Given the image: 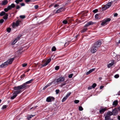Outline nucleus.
<instances>
[{"instance_id":"obj_37","label":"nucleus","mask_w":120,"mask_h":120,"mask_svg":"<svg viewBox=\"0 0 120 120\" xmlns=\"http://www.w3.org/2000/svg\"><path fill=\"white\" fill-rule=\"evenodd\" d=\"M62 22L64 24H66L68 23V21L66 20H64Z\"/></svg>"},{"instance_id":"obj_17","label":"nucleus","mask_w":120,"mask_h":120,"mask_svg":"<svg viewBox=\"0 0 120 120\" xmlns=\"http://www.w3.org/2000/svg\"><path fill=\"white\" fill-rule=\"evenodd\" d=\"M15 4H14L12 3L11 4V5L8 6V8L10 10L11 8H14L15 7Z\"/></svg>"},{"instance_id":"obj_31","label":"nucleus","mask_w":120,"mask_h":120,"mask_svg":"<svg viewBox=\"0 0 120 120\" xmlns=\"http://www.w3.org/2000/svg\"><path fill=\"white\" fill-rule=\"evenodd\" d=\"M7 31L8 33H10V31L11 30V28L10 27H8L7 30Z\"/></svg>"},{"instance_id":"obj_51","label":"nucleus","mask_w":120,"mask_h":120,"mask_svg":"<svg viewBox=\"0 0 120 120\" xmlns=\"http://www.w3.org/2000/svg\"><path fill=\"white\" fill-rule=\"evenodd\" d=\"M98 14H96L95 16V18L97 19H98Z\"/></svg>"},{"instance_id":"obj_29","label":"nucleus","mask_w":120,"mask_h":120,"mask_svg":"<svg viewBox=\"0 0 120 120\" xmlns=\"http://www.w3.org/2000/svg\"><path fill=\"white\" fill-rule=\"evenodd\" d=\"M68 98L66 96L64 97L63 98L62 100V102H63L65 101V100L67 99Z\"/></svg>"},{"instance_id":"obj_4","label":"nucleus","mask_w":120,"mask_h":120,"mask_svg":"<svg viewBox=\"0 0 120 120\" xmlns=\"http://www.w3.org/2000/svg\"><path fill=\"white\" fill-rule=\"evenodd\" d=\"M110 20L111 19L109 18L105 19L101 23V25L102 26H105L107 24L108 22L110 21Z\"/></svg>"},{"instance_id":"obj_49","label":"nucleus","mask_w":120,"mask_h":120,"mask_svg":"<svg viewBox=\"0 0 120 120\" xmlns=\"http://www.w3.org/2000/svg\"><path fill=\"white\" fill-rule=\"evenodd\" d=\"M98 10L97 9H96L94 10H93V12L94 13H96L98 12Z\"/></svg>"},{"instance_id":"obj_20","label":"nucleus","mask_w":120,"mask_h":120,"mask_svg":"<svg viewBox=\"0 0 120 120\" xmlns=\"http://www.w3.org/2000/svg\"><path fill=\"white\" fill-rule=\"evenodd\" d=\"M105 120H113L112 119H111L110 116L106 115L105 116Z\"/></svg>"},{"instance_id":"obj_60","label":"nucleus","mask_w":120,"mask_h":120,"mask_svg":"<svg viewBox=\"0 0 120 120\" xmlns=\"http://www.w3.org/2000/svg\"><path fill=\"white\" fill-rule=\"evenodd\" d=\"M34 8L36 9L38 8V5H36L34 6Z\"/></svg>"},{"instance_id":"obj_9","label":"nucleus","mask_w":120,"mask_h":120,"mask_svg":"<svg viewBox=\"0 0 120 120\" xmlns=\"http://www.w3.org/2000/svg\"><path fill=\"white\" fill-rule=\"evenodd\" d=\"M14 58H11L8 59L7 61H6V62H7V63L8 65L9 64H11L13 60H14Z\"/></svg>"},{"instance_id":"obj_12","label":"nucleus","mask_w":120,"mask_h":120,"mask_svg":"<svg viewBox=\"0 0 120 120\" xmlns=\"http://www.w3.org/2000/svg\"><path fill=\"white\" fill-rule=\"evenodd\" d=\"M112 112V115L114 116L117 115L118 113V111L116 109H114L113 110Z\"/></svg>"},{"instance_id":"obj_54","label":"nucleus","mask_w":120,"mask_h":120,"mask_svg":"<svg viewBox=\"0 0 120 120\" xmlns=\"http://www.w3.org/2000/svg\"><path fill=\"white\" fill-rule=\"evenodd\" d=\"M59 90H56V94H57L59 93Z\"/></svg>"},{"instance_id":"obj_10","label":"nucleus","mask_w":120,"mask_h":120,"mask_svg":"<svg viewBox=\"0 0 120 120\" xmlns=\"http://www.w3.org/2000/svg\"><path fill=\"white\" fill-rule=\"evenodd\" d=\"M113 54L114 56H113L114 57V58L116 60L118 61L119 60L118 59L120 58V56L119 55H117L114 52H113Z\"/></svg>"},{"instance_id":"obj_22","label":"nucleus","mask_w":120,"mask_h":120,"mask_svg":"<svg viewBox=\"0 0 120 120\" xmlns=\"http://www.w3.org/2000/svg\"><path fill=\"white\" fill-rule=\"evenodd\" d=\"M112 115V112L109 111L107 112V113L106 115L110 116Z\"/></svg>"},{"instance_id":"obj_52","label":"nucleus","mask_w":120,"mask_h":120,"mask_svg":"<svg viewBox=\"0 0 120 120\" xmlns=\"http://www.w3.org/2000/svg\"><path fill=\"white\" fill-rule=\"evenodd\" d=\"M47 64H47V63H46L45 62V63L44 64L42 65V66L43 67H44L46 66Z\"/></svg>"},{"instance_id":"obj_28","label":"nucleus","mask_w":120,"mask_h":120,"mask_svg":"<svg viewBox=\"0 0 120 120\" xmlns=\"http://www.w3.org/2000/svg\"><path fill=\"white\" fill-rule=\"evenodd\" d=\"M4 11H3L1 12L0 14V16H3L4 15H5L6 14H7Z\"/></svg>"},{"instance_id":"obj_39","label":"nucleus","mask_w":120,"mask_h":120,"mask_svg":"<svg viewBox=\"0 0 120 120\" xmlns=\"http://www.w3.org/2000/svg\"><path fill=\"white\" fill-rule=\"evenodd\" d=\"M7 105H4L3 106L2 109H5L7 108Z\"/></svg>"},{"instance_id":"obj_41","label":"nucleus","mask_w":120,"mask_h":120,"mask_svg":"<svg viewBox=\"0 0 120 120\" xmlns=\"http://www.w3.org/2000/svg\"><path fill=\"white\" fill-rule=\"evenodd\" d=\"M79 102V100H75L74 101V103L75 104H77Z\"/></svg>"},{"instance_id":"obj_53","label":"nucleus","mask_w":120,"mask_h":120,"mask_svg":"<svg viewBox=\"0 0 120 120\" xmlns=\"http://www.w3.org/2000/svg\"><path fill=\"white\" fill-rule=\"evenodd\" d=\"M27 65V64H22V66L23 67H26Z\"/></svg>"},{"instance_id":"obj_61","label":"nucleus","mask_w":120,"mask_h":120,"mask_svg":"<svg viewBox=\"0 0 120 120\" xmlns=\"http://www.w3.org/2000/svg\"><path fill=\"white\" fill-rule=\"evenodd\" d=\"M64 85V84H63V83L60 85V86L62 87H63Z\"/></svg>"},{"instance_id":"obj_14","label":"nucleus","mask_w":120,"mask_h":120,"mask_svg":"<svg viewBox=\"0 0 120 120\" xmlns=\"http://www.w3.org/2000/svg\"><path fill=\"white\" fill-rule=\"evenodd\" d=\"M106 110L107 108L106 107L104 108H102L100 110L99 112L100 113H102L105 111Z\"/></svg>"},{"instance_id":"obj_1","label":"nucleus","mask_w":120,"mask_h":120,"mask_svg":"<svg viewBox=\"0 0 120 120\" xmlns=\"http://www.w3.org/2000/svg\"><path fill=\"white\" fill-rule=\"evenodd\" d=\"M24 86L23 84L20 86L14 87V90H17L14 92L13 94V96L11 98V99H14L18 94L21 93L22 91L21 90L23 89L24 90L26 89Z\"/></svg>"},{"instance_id":"obj_15","label":"nucleus","mask_w":120,"mask_h":120,"mask_svg":"<svg viewBox=\"0 0 120 120\" xmlns=\"http://www.w3.org/2000/svg\"><path fill=\"white\" fill-rule=\"evenodd\" d=\"M63 10V8H60L57 10L56 11V13H60Z\"/></svg>"},{"instance_id":"obj_36","label":"nucleus","mask_w":120,"mask_h":120,"mask_svg":"<svg viewBox=\"0 0 120 120\" xmlns=\"http://www.w3.org/2000/svg\"><path fill=\"white\" fill-rule=\"evenodd\" d=\"M4 20L3 19H1L0 20V25H1L2 23L4 22Z\"/></svg>"},{"instance_id":"obj_21","label":"nucleus","mask_w":120,"mask_h":120,"mask_svg":"<svg viewBox=\"0 0 120 120\" xmlns=\"http://www.w3.org/2000/svg\"><path fill=\"white\" fill-rule=\"evenodd\" d=\"M113 2L112 1H110L106 5L108 8L111 5Z\"/></svg>"},{"instance_id":"obj_27","label":"nucleus","mask_w":120,"mask_h":120,"mask_svg":"<svg viewBox=\"0 0 120 120\" xmlns=\"http://www.w3.org/2000/svg\"><path fill=\"white\" fill-rule=\"evenodd\" d=\"M8 14H6L4 16L3 18L4 19H6L8 18Z\"/></svg>"},{"instance_id":"obj_40","label":"nucleus","mask_w":120,"mask_h":120,"mask_svg":"<svg viewBox=\"0 0 120 120\" xmlns=\"http://www.w3.org/2000/svg\"><path fill=\"white\" fill-rule=\"evenodd\" d=\"M25 17V16L24 15H20V18L22 19H23Z\"/></svg>"},{"instance_id":"obj_3","label":"nucleus","mask_w":120,"mask_h":120,"mask_svg":"<svg viewBox=\"0 0 120 120\" xmlns=\"http://www.w3.org/2000/svg\"><path fill=\"white\" fill-rule=\"evenodd\" d=\"M33 80V79H32L24 83L23 84L24 85L25 87V88L26 89L29 88V85H28V84H30L32 82Z\"/></svg>"},{"instance_id":"obj_47","label":"nucleus","mask_w":120,"mask_h":120,"mask_svg":"<svg viewBox=\"0 0 120 120\" xmlns=\"http://www.w3.org/2000/svg\"><path fill=\"white\" fill-rule=\"evenodd\" d=\"M95 68H93L90 70L89 71V72H90V73H91V72L95 70Z\"/></svg>"},{"instance_id":"obj_25","label":"nucleus","mask_w":120,"mask_h":120,"mask_svg":"<svg viewBox=\"0 0 120 120\" xmlns=\"http://www.w3.org/2000/svg\"><path fill=\"white\" fill-rule=\"evenodd\" d=\"M51 83H50L47 85L46 86H45L43 89V90H45V89H46L48 86H50L51 85Z\"/></svg>"},{"instance_id":"obj_64","label":"nucleus","mask_w":120,"mask_h":120,"mask_svg":"<svg viewBox=\"0 0 120 120\" xmlns=\"http://www.w3.org/2000/svg\"><path fill=\"white\" fill-rule=\"evenodd\" d=\"M118 119L119 120H120V116H118L117 117Z\"/></svg>"},{"instance_id":"obj_46","label":"nucleus","mask_w":120,"mask_h":120,"mask_svg":"<svg viewBox=\"0 0 120 120\" xmlns=\"http://www.w3.org/2000/svg\"><path fill=\"white\" fill-rule=\"evenodd\" d=\"M95 68H93L90 70L89 71V72H90V73H91V72L95 70Z\"/></svg>"},{"instance_id":"obj_55","label":"nucleus","mask_w":120,"mask_h":120,"mask_svg":"<svg viewBox=\"0 0 120 120\" xmlns=\"http://www.w3.org/2000/svg\"><path fill=\"white\" fill-rule=\"evenodd\" d=\"M59 6V5L58 4H56L55 5H54V8H56L57 7H58V6Z\"/></svg>"},{"instance_id":"obj_50","label":"nucleus","mask_w":120,"mask_h":120,"mask_svg":"<svg viewBox=\"0 0 120 120\" xmlns=\"http://www.w3.org/2000/svg\"><path fill=\"white\" fill-rule=\"evenodd\" d=\"M73 75V74H71L69 75L68 76V77L69 78H71L72 77V76Z\"/></svg>"},{"instance_id":"obj_11","label":"nucleus","mask_w":120,"mask_h":120,"mask_svg":"<svg viewBox=\"0 0 120 120\" xmlns=\"http://www.w3.org/2000/svg\"><path fill=\"white\" fill-rule=\"evenodd\" d=\"M111 63L109 64L107 66L108 68H109L112 66L115 63L114 60H112L111 61Z\"/></svg>"},{"instance_id":"obj_58","label":"nucleus","mask_w":120,"mask_h":120,"mask_svg":"<svg viewBox=\"0 0 120 120\" xmlns=\"http://www.w3.org/2000/svg\"><path fill=\"white\" fill-rule=\"evenodd\" d=\"M20 8V7L18 5H17L16 6V9H18Z\"/></svg>"},{"instance_id":"obj_63","label":"nucleus","mask_w":120,"mask_h":120,"mask_svg":"<svg viewBox=\"0 0 120 120\" xmlns=\"http://www.w3.org/2000/svg\"><path fill=\"white\" fill-rule=\"evenodd\" d=\"M21 5L22 6H25V4L24 3H22L21 4Z\"/></svg>"},{"instance_id":"obj_32","label":"nucleus","mask_w":120,"mask_h":120,"mask_svg":"<svg viewBox=\"0 0 120 120\" xmlns=\"http://www.w3.org/2000/svg\"><path fill=\"white\" fill-rule=\"evenodd\" d=\"M21 37V36H19L17 37L15 39L17 41L19 40L20 38Z\"/></svg>"},{"instance_id":"obj_42","label":"nucleus","mask_w":120,"mask_h":120,"mask_svg":"<svg viewBox=\"0 0 120 120\" xmlns=\"http://www.w3.org/2000/svg\"><path fill=\"white\" fill-rule=\"evenodd\" d=\"M119 75L118 74H116L114 76V77L116 78H117L119 77Z\"/></svg>"},{"instance_id":"obj_18","label":"nucleus","mask_w":120,"mask_h":120,"mask_svg":"<svg viewBox=\"0 0 120 120\" xmlns=\"http://www.w3.org/2000/svg\"><path fill=\"white\" fill-rule=\"evenodd\" d=\"M94 23L92 21H90L88 22L85 25V26H87L90 25H93L94 24Z\"/></svg>"},{"instance_id":"obj_43","label":"nucleus","mask_w":120,"mask_h":120,"mask_svg":"<svg viewBox=\"0 0 120 120\" xmlns=\"http://www.w3.org/2000/svg\"><path fill=\"white\" fill-rule=\"evenodd\" d=\"M79 110L80 111H81L83 110V108L82 106H80L79 107Z\"/></svg>"},{"instance_id":"obj_48","label":"nucleus","mask_w":120,"mask_h":120,"mask_svg":"<svg viewBox=\"0 0 120 120\" xmlns=\"http://www.w3.org/2000/svg\"><path fill=\"white\" fill-rule=\"evenodd\" d=\"M59 68V67L58 66H57L55 67V69L56 70H57Z\"/></svg>"},{"instance_id":"obj_30","label":"nucleus","mask_w":120,"mask_h":120,"mask_svg":"<svg viewBox=\"0 0 120 120\" xmlns=\"http://www.w3.org/2000/svg\"><path fill=\"white\" fill-rule=\"evenodd\" d=\"M51 60V58H49L48 59L47 61H46V62L47 63V64H48Z\"/></svg>"},{"instance_id":"obj_56","label":"nucleus","mask_w":120,"mask_h":120,"mask_svg":"<svg viewBox=\"0 0 120 120\" xmlns=\"http://www.w3.org/2000/svg\"><path fill=\"white\" fill-rule=\"evenodd\" d=\"M92 86H90L88 87V90H90L92 89Z\"/></svg>"},{"instance_id":"obj_38","label":"nucleus","mask_w":120,"mask_h":120,"mask_svg":"<svg viewBox=\"0 0 120 120\" xmlns=\"http://www.w3.org/2000/svg\"><path fill=\"white\" fill-rule=\"evenodd\" d=\"M96 86V84L95 83H93L92 86V88H95Z\"/></svg>"},{"instance_id":"obj_35","label":"nucleus","mask_w":120,"mask_h":120,"mask_svg":"<svg viewBox=\"0 0 120 120\" xmlns=\"http://www.w3.org/2000/svg\"><path fill=\"white\" fill-rule=\"evenodd\" d=\"M71 94V92H69L67 94L66 96L67 98H68V97Z\"/></svg>"},{"instance_id":"obj_8","label":"nucleus","mask_w":120,"mask_h":120,"mask_svg":"<svg viewBox=\"0 0 120 120\" xmlns=\"http://www.w3.org/2000/svg\"><path fill=\"white\" fill-rule=\"evenodd\" d=\"M54 99V97L51 96H49L47 98L46 101L48 102H51L53 101Z\"/></svg>"},{"instance_id":"obj_2","label":"nucleus","mask_w":120,"mask_h":120,"mask_svg":"<svg viewBox=\"0 0 120 120\" xmlns=\"http://www.w3.org/2000/svg\"><path fill=\"white\" fill-rule=\"evenodd\" d=\"M65 80V78L63 77H61L55 79L54 81L55 83H58L64 81Z\"/></svg>"},{"instance_id":"obj_7","label":"nucleus","mask_w":120,"mask_h":120,"mask_svg":"<svg viewBox=\"0 0 120 120\" xmlns=\"http://www.w3.org/2000/svg\"><path fill=\"white\" fill-rule=\"evenodd\" d=\"M19 21L18 20L15 22H14L13 23L12 27L13 28H15V27L18 26L19 24Z\"/></svg>"},{"instance_id":"obj_16","label":"nucleus","mask_w":120,"mask_h":120,"mask_svg":"<svg viewBox=\"0 0 120 120\" xmlns=\"http://www.w3.org/2000/svg\"><path fill=\"white\" fill-rule=\"evenodd\" d=\"M8 2V0H4L2 1L1 4L2 5H4L7 4Z\"/></svg>"},{"instance_id":"obj_19","label":"nucleus","mask_w":120,"mask_h":120,"mask_svg":"<svg viewBox=\"0 0 120 120\" xmlns=\"http://www.w3.org/2000/svg\"><path fill=\"white\" fill-rule=\"evenodd\" d=\"M87 30V26H85L84 27L83 29L81 31V32L82 33H84Z\"/></svg>"},{"instance_id":"obj_57","label":"nucleus","mask_w":120,"mask_h":120,"mask_svg":"<svg viewBox=\"0 0 120 120\" xmlns=\"http://www.w3.org/2000/svg\"><path fill=\"white\" fill-rule=\"evenodd\" d=\"M18 0H16L15 1V2L17 4H18L19 3V1Z\"/></svg>"},{"instance_id":"obj_33","label":"nucleus","mask_w":120,"mask_h":120,"mask_svg":"<svg viewBox=\"0 0 120 120\" xmlns=\"http://www.w3.org/2000/svg\"><path fill=\"white\" fill-rule=\"evenodd\" d=\"M17 40H15L13 41L11 43L12 45H14L16 43L17 41Z\"/></svg>"},{"instance_id":"obj_44","label":"nucleus","mask_w":120,"mask_h":120,"mask_svg":"<svg viewBox=\"0 0 120 120\" xmlns=\"http://www.w3.org/2000/svg\"><path fill=\"white\" fill-rule=\"evenodd\" d=\"M70 41H69L68 42L64 44V46H67L69 44Z\"/></svg>"},{"instance_id":"obj_24","label":"nucleus","mask_w":120,"mask_h":120,"mask_svg":"<svg viewBox=\"0 0 120 120\" xmlns=\"http://www.w3.org/2000/svg\"><path fill=\"white\" fill-rule=\"evenodd\" d=\"M108 8H107V6H106V5H105L102 8V11H103L106 9Z\"/></svg>"},{"instance_id":"obj_23","label":"nucleus","mask_w":120,"mask_h":120,"mask_svg":"<svg viewBox=\"0 0 120 120\" xmlns=\"http://www.w3.org/2000/svg\"><path fill=\"white\" fill-rule=\"evenodd\" d=\"M118 104V101L117 100H116L114 101L113 103V105L116 106Z\"/></svg>"},{"instance_id":"obj_34","label":"nucleus","mask_w":120,"mask_h":120,"mask_svg":"<svg viewBox=\"0 0 120 120\" xmlns=\"http://www.w3.org/2000/svg\"><path fill=\"white\" fill-rule=\"evenodd\" d=\"M56 50V48L54 46H53L52 47V50L53 51H55Z\"/></svg>"},{"instance_id":"obj_62","label":"nucleus","mask_w":120,"mask_h":120,"mask_svg":"<svg viewBox=\"0 0 120 120\" xmlns=\"http://www.w3.org/2000/svg\"><path fill=\"white\" fill-rule=\"evenodd\" d=\"M68 83V82H67V81H65V82H64L63 83V84H64V85H66V84H67V83Z\"/></svg>"},{"instance_id":"obj_45","label":"nucleus","mask_w":120,"mask_h":120,"mask_svg":"<svg viewBox=\"0 0 120 120\" xmlns=\"http://www.w3.org/2000/svg\"><path fill=\"white\" fill-rule=\"evenodd\" d=\"M9 10L10 9H8V7L7 8H5L4 10L5 12H7L8 11V10Z\"/></svg>"},{"instance_id":"obj_26","label":"nucleus","mask_w":120,"mask_h":120,"mask_svg":"<svg viewBox=\"0 0 120 120\" xmlns=\"http://www.w3.org/2000/svg\"><path fill=\"white\" fill-rule=\"evenodd\" d=\"M35 116V115H30L29 116H28L27 118L28 120H29L32 117H33Z\"/></svg>"},{"instance_id":"obj_59","label":"nucleus","mask_w":120,"mask_h":120,"mask_svg":"<svg viewBox=\"0 0 120 120\" xmlns=\"http://www.w3.org/2000/svg\"><path fill=\"white\" fill-rule=\"evenodd\" d=\"M90 72H89V71H88L86 73V74L87 75H88L89 74H90Z\"/></svg>"},{"instance_id":"obj_6","label":"nucleus","mask_w":120,"mask_h":120,"mask_svg":"<svg viewBox=\"0 0 120 120\" xmlns=\"http://www.w3.org/2000/svg\"><path fill=\"white\" fill-rule=\"evenodd\" d=\"M98 49V48H97L93 45L91 48L90 51V52L92 53H94L97 51Z\"/></svg>"},{"instance_id":"obj_5","label":"nucleus","mask_w":120,"mask_h":120,"mask_svg":"<svg viewBox=\"0 0 120 120\" xmlns=\"http://www.w3.org/2000/svg\"><path fill=\"white\" fill-rule=\"evenodd\" d=\"M101 41L100 40H99L95 42L93 45L98 48V47L101 45Z\"/></svg>"},{"instance_id":"obj_13","label":"nucleus","mask_w":120,"mask_h":120,"mask_svg":"<svg viewBox=\"0 0 120 120\" xmlns=\"http://www.w3.org/2000/svg\"><path fill=\"white\" fill-rule=\"evenodd\" d=\"M8 65L7 62H5L2 64L0 65V67L1 68H3L6 67Z\"/></svg>"}]
</instances>
